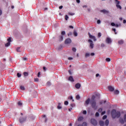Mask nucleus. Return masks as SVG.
<instances>
[{
	"mask_svg": "<svg viewBox=\"0 0 126 126\" xmlns=\"http://www.w3.org/2000/svg\"><path fill=\"white\" fill-rule=\"evenodd\" d=\"M18 106H22V102H21V101H19L18 102Z\"/></svg>",
	"mask_w": 126,
	"mask_h": 126,
	"instance_id": "31",
	"label": "nucleus"
},
{
	"mask_svg": "<svg viewBox=\"0 0 126 126\" xmlns=\"http://www.w3.org/2000/svg\"><path fill=\"white\" fill-rule=\"evenodd\" d=\"M105 125L106 126H109V120H106L105 122Z\"/></svg>",
	"mask_w": 126,
	"mask_h": 126,
	"instance_id": "19",
	"label": "nucleus"
},
{
	"mask_svg": "<svg viewBox=\"0 0 126 126\" xmlns=\"http://www.w3.org/2000/svg\"><path fill=\"white\" fill-rule=\"evenodd\" d=\"M69 27V28H71V29H73V26H70Z\"/></svg>",
	"mask_w": 126,
	"mask_h": 126,
	"instance_id": "62",
	"label": "nucleus"
},
{
	"mask_svg": "<svg viewBox=\"0 0 126 126\" xmlns=\"http://www.w3.org/2000/svg\"><path fill=\"white\" fill-rule=\"evenodd\" d=\"M69 15H74V13H68Z\"/></svg>",
	"mask_w": 126,
	"mask_h": 126,
	"instance_id": "54",
	"label": "nucleus"
},
{
	"mask_svg": "<svg viewBox=\"0 0 126 126\" xmlns=\"http://www.w3.org/2000/svg\"><path fill=\"white\" fill-rule=\"evenodd\" d=\"M95 98H96V96H95V95H93L92 96V100H91V101H95Z\"/></svg>",
	"mask_w": 126,
	"mask_h": 126,
	"instance_id": "22",
	"label": "nucleus"
},
{
	"mask_svg": "<svg viewBox=\"0 0 126 126\" xmlns=\"http://www.w3.org/2000/svg\"><path fill=\"white\" fill-rule=\"evenodd\" d=\"M101 47H105V44L102 43V44H101Z\"/></svg>",
	"mask_w": 126,
	"mask_h": 126,
	"instance_id": "55",
	"label": "nucleus"
},
{
	"mask_svg": "<svg viewBox=\"0 0 126 126\" xmlns=\"http://www.w3.org/2000/svg\"><path fill=\"white\" fill-rule=\"evenodd\" d=\"M91 104L93 109H94V110H96V109H97L96 100H91Z\"/></svg>",
	"mask_w": 126,
	"mask_h": 126,
	"instance_id": "2",
	"label": "nucleus"
},
{
	"mask_svg": "<svg viewBox=\"0 0 126 126\" xmlns=\"http://www.w3.org/2000/svg\"><path fill=\"white\" fill-rule=\"evenodd\" d=\"M111 116L113 119H116L117 118V119H119L120 117H121V112L116 111V110L113 109L111 111Z\"/></svg>",
	"mask_w": 126,
	"mask_h": 126,
	"instance_id": "1",
	"label": "nucleus"
},
{
	"mask_svg": "<svg viewBox=\"0 0 126 126\" xmlns=\"http://www.w3.org/2000/svg\"><path fill=\"white\" fill-rule=\"evenodd\" d=\"M76 98L77 99V100H79V99H80V96H79V95H77L76 96Z\"/></svg>",
	"mask_w": 126,
	"mask_h": 126,
	"instance_id": "30",
	"label": "nucleus"
},
{
	"mask_svg": "<svg viewBox=\"0 0 126 126\" xmlns=\"http://www.w3.org/2000/svg\"><path fill=\"white\" fill-rule=\"evenodd\" d=\"M47 86H50L51 85V82H47Z\"/></svg>",
	"mask_w": 126,
	"mask_h": 126,
	"instance_id": "41",
	"label": "nucleus"
},
{
	"mask_svg": "<svg viewBox=\"0 0 126 126\" xmlns=\"http://www.w3.org/2000/svg\"><path fill=\"white\" fill-rule=\"evenodd\" d=\"M101 36H102V35L101 34V32H99L98 33V37L100 38V37H101Z\"/></svg>",
	"mask_w": 126,
	"mask_h": 126,
	"instance_id": "43",
	"label": "nucleus"
},
{
	"mask_svg": "<svg viewBox=\"0 0 126 126\" xmlns=\"http://www.w3.org/2000/svg\"><path fill=\"white\" fill-rule=\"evenodd\" d=\"M91 56H95V53H92L91 54Z\"/></svg>",
	"mask_w": 126,
	"mask_h": 126,
	"instance_id": "58",
	"label": "nucleus"
},
{
	"mask_svg": "<svg viewBox=\"0 0 126 126\" xmlns=\"http://www.w3.org/2000/svg\"><path fill=\"white\" fill-rule=\"evenodd\" d=\"M123 23H126V20H123Z\"/></svg>",
	"mask_w": 126,
	"mask_h": 126,
	"instance_id": "64",
	"label": "nucleus"
},
{
	"mask_svg": "<svg viewBox=\"0 0 126 126\" xmlns=\"http://www.w3.org/2000/svg\"><path fill=\"white\" fill-rule=\"evenodd\" d=\"M106 102H107L106 100H102L100 102V104H103V103H104V104H105V103H106Z\"/></svg>",
	"mask_w": 126,
	"mask_h": 126,
	"instance_id": "29",
	"label": "nucleus"
},
{
	"mask_svg": "<svg viewBox=\"0 0 126 126\" xmlns=\"http://www.w3.org/2000/svg\"><path fill=\"white\" fill-rule=\"evenodd\" d=\"M91 123L93 126H97V121L94 119H92L91 120Z\"/></svg>",
	"mask_w": 126,
	"mask_h": 126,
	"instance_id": "6",
	"label": "nucleus"
},
{
	"mask_svg": "<svg viewBox=\"0 0 126 126\" xmlns=\"http://www.w3.org/2000/svg\"><path fill=\"white\" fill-rule=\"evenodd\" d=\"M58 109H62V106H61V103H58V106H57Z\"/></svg>",
	"mask_w": 126,
	"mask_h": 126,
	"instance_id": "23",
	"label": "nucleus"
},
{
	"mask_svg": "<svg viewBox=\"0 0 126 126\" xmlns=\"http://www.w3.org/2000/svg\"><path fill=\"white\" fill-rule=\"evenodd\" d=\"M17 76L18 77H21V74H20V73H17Z\"/></svg>",
	"mask_w": 126,
	"mask_h": 126,
	"instance_id": "32",
	"label": "nucleus"
},
{
	"mask_svg": "<svg viewBox=\"0 0 126 126\" xmlns=\"http://www.w3.org/2000/svg\"><path fill=\"white\" fill-rule=\"evenodd\" d=\"M83 117H81V116L79 117L78 119V121L79 122H80V121H83Z\"/></svg>",
	"mask_w": 126,
	"mask_h": 126,
	"instance_id": "21",
	"label": "nucleus"
},
{
	"mask_svg": "<svg viewBox=\"0 0 126 126\" xmlns=\"http://www.w3.org/2000/svg\"><path fill=\"white\" fill-rule=\"evenodd\" d=\"M23 61H27L28 59L26 57H23Z\"/></svg>",
	"mask_w": 126,
	"mask_h": 126,
	"instance_id": "49",
	"label": "nucleus"
},
{
	"mask_svg": "<svg viewBox=\"0 0 126 126\" xmlns=\"http://www.w3.org/2000/svg\"><path fill=\"white\" fill-rule=\"evenodd\" d=\"M81 85L79 83H77L75 85V87L77 89H79L80 88Z\"/></svg>",
	"mask_w": 126,
	"mask_h": 126,
	"instance_id": "11",
	"label": "nucleus"
},
{
	"mask_svg": "<svg viewBox=\"0 0 126 126\" xmlns=\"http://www.w3.org/2000/svg\"><path fill=\"white\" fill-rule=\"evenodd\" d=\"M114 94H115L116 95H118V94H119V93H120V91H119L118 90H115L114 92Z\"/></svg>",
	"mask_w": 126,
	"mask_h": 126,
	"instance_id": "20",
	"label": "nucleus"
},
{
	"mask_svg": "<svg viewBox=\"0 0 126 126\" xmlns=\"http://www.w3.org/2000/svg\"><path fill=\"white\" fill-rule=\"evenodd\" d=\"M43 70H44V71H46V67L43 66Z\"/></svg>",
	"mask_w": 126,
	"mask_h": 126,
	"instance_id": "63",
	"label": "nucleus"
},
{
	"mask_svg": "<svg viewBox=\"0 0 126 126\" xmlns=\"http://www.w3.org/2000/svg\"><path fill=\"white\" fill-rule=\"evenodd\" d=\"M102 111H103V109L102 108H99L98 110V112H99V113H101Z\"/></svg>",
	"mask_w": 126,
	"mask_h": 126,
	"instance_id": "37",
	"label": "nucleus"
},
{
	"mask_svg": "<svg viewBox=\"0 0 126 126\" xmlns=\"http://www.w3.org/2000/svg\"><path fill=\"white\" fill-rule=\"evenodd\" d=\"M88 35H89V38H90V39H93V40H94V42H95V41H97V39H96V37L94 36H93V35H91L90 32L88 33Z\"/></svg>",
	"mask_w": 126,
	"mask_h": 126,
	"instance_id": "7",
	"label": "nucleus"
},
{
	"mask_svg": "<svg viewBox=\"0 0 126 126\" xmlns=\"http://www.w3.org/2000/svg\"><path fill=\"white\" fill-rule=\"evenodd\" d=\"M70 35H72V33L71 32H69V33H68V36H69Z\"/></svg>",
	"mask_w": 126,
	"mask_h": 126,
	"instance_id": "59",
	"label": "nucleus"
},
{
	"mask_svg": "<svg viewBox=\"0 0 126 126\" xmlns=\"http://www.w3.org/2000/svg\"><path fill=\"white\" fill-rule=\"evenodd\" d=\"M105 60L106 62H111V59L109 58H106Z\"/></svg>",
	"mask_w": 126,
	"mask_h": 126,
	"instance_id": "35",
	"label": "nucleus"
},
{
	"mask_svg": "<svg viewBox=\"0 0 126 126\" xmlns=\"http://www.w3.org/2000/svg\"><path fill=\"white\" fill-rule=\"evenodd\" d=\"M95 117H99V112H96Z\"/></svg>",
	"mask_w": 126,
	"mask_h": 126,
	"instance_id": "45",
	"label": "nucleus"
},
{
	"mask_svg": "<svg viewBox=\"0 0 126 126\" xmlns=\"http://www.w3.org/2000/svg\"><path fill=\"white\" fill-rule=\"evenodd\" d=\"M68 18H69L68 16H67V15H66L65 16V20H68Z\"/></svg>",
	"mask_w": 126,
	"mask_h": 126,
	"instance_id": "34",
	"label": "nucleus"
},
{
	"mask_svg": "<svg viewBox=\"0 0 126 126\" xmlns=\"http://www.w3.org/2000/svg\"><path fill=\"white\" fill-rule=\"evenodd\" d=\"M116 6L117 8H119V9H122V6L120 5V1L118 0H115Z\"/></svg>",
	"mask_w": 126,
	"mask_h": 126,
	"instance_id": "3",
	"label": "nucleus"
},
{
	"mask_svg": "<svg viewBox=\"0 0 126 126\" xmlns=\"http://www.w3.org/2000/svg\"><path fill=\"white\" fill-rule=\"evenodd\" d=\"M68 80H69V81H71V82H74V79H73V77L71 76L69 77Z\"/></svg>",
	"mask_w": 126,
	"mask_h": 126,
	"instance_id": "12",
	"label": "nucleus"
},
{
	"mask_svg": "<svg viewBox=\"0 0 126 126\" xmlns=\"http://www.w3.org/2000/svg\"><path fill=\"white\" fill-rule=\"evenodd\" d=\"M124 121L126 122V114L124 115Z\"/></svg>",
	"mask_w": 126,
	"mask_h": 126,
	"instance_id": "51",
	"label": "nucleus"
},
{
	"mask_svg": "<svg viewBox=\"0 0 126 126\" xmlns=\"http://www.w3.org/2000/svg\"><path fill=\"white\" fill-rule=\"evenodd\" d=\"M71 43V39L70 38H67L65 40V44H70Z\"/></svg>",
	"mask_w": 126,
	"mask_h": 126,
	"instance_id": "8",
	"label": "nucleus"
},
{
	"mask_svg": "<svg viewBox=\"0 0 126 126\" xmlns=\"http://www.w3.org/2000/svg\"><path fill=\"white\" fill-rule=\"evenodd\" d=\"M19 50H20V47H18L16 49L17 52H18V53H20Z\"/></svg>",
	"mask_w": 126,
	"mask_h": 126,
	"instance_id": "38",
	"label": "nucleus"
},
{
	"mask_svg": "<svg viewBox=\"0 0 126 126\" xmlns=\"http://www.w3.org/2000/svg\"><path fill=\"white\" fill-rule=\"evenodd\" d=\"M20 88L21 90H25V88L23 86H21Z\"/></svg>",
	"mask_w": 126,
	"mask_h": 126,
	"instance_id": "24",
	"label": "nucleus"
},
{
	"mask_svg": "<svg viewBox=\"0 0 126 126\" xmlns=\"http://www.w3.org/2000/svg\"><path fill=\"white\" fill-rule=\"evenodd\" d=\"M64 105H68V101H65V102H64Z\"/></svg>",
	"mask_w": 126,
	"mask_h": 126,
	"instance_id": "48",
	"label": "nucleus"
},
{
	"mask_svg": "<svg viewBox=\"0 0 126 126\" xmlns=\"http://www.w3.org/2000/svg\"><path fill=\"white\" fill-rule=\"evenodd\" d=\"M27 119V118L26 117H20L19 118V122L20 123V124H23V123H24V122H26V119Z\"/></svg>",
	"mask_w": 126,
	"mask_h": 126,
	"instance_id": "4",
	"label": "nucleus"
},
{
	"mask_svg": "<svg viewBox=\"0 0 126 126\" xmlns=\"http://www.w3.org/2000/svg\"><path fill=\"white\" fill-rule=\"evenodd\" d=\"M89 57H90V54H89V53H86V54H85V58H88Z\"/></svg>",
	"mask_w": 126,
	"mask_h": 126,
	"instance_id": "25",
	"label": "nucleus"
},
{
	"mask_svg": "<svg viewBox=\"0 0 126 126\" xmlns=\"http://www.w3.org/2000/svg\"><path fill=\"white\" fill-rule=\"evenodd\" d=\"M118 44H119V45H123V44H124V40H121L118 41Z\"/></svg>",
	"mask_w": 126,
	"mask_h": 126,
	"instance_id": "15",
	"label": "nucleus"
},
{
	"mask_svg": "<svg viewBox=\"0 0 126 126\" xmlns=\"http://www.w3.org/2000/svg\"><path fill=\"white\" fill-rule=\"evenodd\" d=\"M99 125L100 126H104L105 125V123H104L103 121H99Z\"/></svg>",
	"mask_w": 126,
	"mask_h": 126,
	"instance_id": "13",
	"label": "nucleus"
},
{
	"mask_svg": "<svg viewBox=\"0 0 126 126\" xmlns=\"http://www.w3.org/2000/svg\"><path fill=\"white\" fill-rule=\"evenodd\" d=\"M105 114H106V111H103L101 112V115H105Z\"/></svg>",
	"mask_w": 126,
	"mask_h": 126,
	"instance_id": "57",
	"label": "nucleus"
},
{
	"mask_svg": "<svg viewBox=\"0 0 126 126\" xmlns=\"http://www.w3.org/2000/svg\"><path fill=\"white\" fill-rule=\"evenodd\" d=\"M40 75H41V73L40 72H39L37 73V77H40Z\"/></svg>",
	"mask_w": 126,
	"mask_h": 126,
	"instance_id": "53",
	"label": "nucleus"
},
{
	"mask_svg": "<svg viewBox=\"0 0 126 126\" xmlns=\"http://www.w3.org/2000/svg\"><path fill=\"white\" fill-rule=\"evenodd\" d=\"M10 45V42H7L5 44V47H8V46Z\"/></svg>",
	"mask_w": 126,
	"mask_h": 126,
	"instance_id": "27",
	"label": "nucleus"
},
{
	"mask_svg": "<svg viewBox=\"0 0 126 126\" xmlns=\"http://www.w3.org/2000/svg\"><path fill=\"white\" fill-rule=\"evenodd\" d=\"M106 42L107 44H111V43H112V40H111V38L107 37L106 38Z\"/></svg>",
	"mask_w": 126,
	"mask_h": 126,
	"instance_id": "9",
	"label": "nucleus"
},
{
	"mask_svg": "<svg viewBox=\"0 0 126 126\" xmlns=\"http://www.w3.org/2000/svg\"><path fill=\"white\" fill-rule=\"evenodd\" d=\"M68 60H69V61H70V60H73V59H72V58H71V57H69V58H68Z\"/></svg>",
	"mask_w": 126,
	"mask_h": 126,
	"instance_id": "60",
	"label": "nucleus"
},
{
	"mask_svg": "<svg viewBox=\"0 0 126 126\" xmlns=\"http://www.w3.org/2000/svg\"><path fill=\"white\" fill-rule=\"evenodd\" d=\"M85 103H86V105H88V104H89V103H90V98H88L86 100Z\"/></svg>",
	"mask_w": 126,
	"mask_h": 126,
	"instance_id": "14",
	"label": "nucleus"
},
{
	"mask_svg": "<svg viewBox=\"0 0 126 126\" xmlns=\"http://www.w3.org/2000/svg\"><path fill=\"white\" fill-rule=\"evenodd\" d=\"M106 119H107V115H104V116L102 117V119H103V120H106Z\"/></svg>",
	"mask_w": 126,
	"mask_h": 126,
	"instance_id": "39",
	"label": "nucleus"
},
{
	"mask_svg": "<svg viewBox=\"0 0 126 126\" xmlns=\"http://www.w3.org/2000/svg\"><path fill=\"white\" fill-rule=\"evenodd\" d=\"M34 81L35 82H38V81H39V78H35L34 79Z\"/></svg>",
	"mask_w": 126,
	"mask_h": 126,
	"instance_id": "26",
	"label": "nucleus"
},
{
	"mask_svg": "<svg viewBox=\"0 0 126 126\" xmlns=\"http://www.w3.org/2000/svg\"><path fill=\"white\" fill-rule=\"evenodd\" d=\"M62 35H65V32L63 31L61 32Z\"/></svg>",
	"mask_w": 126,
	"mask_h": 126,
	"instance_id": "44",
	"label": "nucleus"
},
{
	"mask_svg": "<svg viewBox=\"0 0 126 126\" xmlns=\"http://www.w3.org/2000/svg\"><path fill=\"white\" fill-rule=\"evenodd\" d=\"M24 75L25 76H28V73L26 72H24Z\"/></svg>",
	"mask_w": 126,
	"mask_h": 126,
	"instance_id": "33",
	"label": "nucleus"
},
{
	"mask_svg": "<svg viewBox=\"0 0 126 126\" xmlns=\"http://www.w3.org/2000/svg\"><path fill=\"white\" fill-rule=\"evenodd\" d=\"M73 35L75 36V37L77 36V35H78V33H77V32L74 31L73 32Z\"/></svg>",
	"mask_w": 126,
	"mask_h": 126,
	"instance_id": "18",
	"label": "nucleus"
},
{
	"mask_svg": "<svg viewBox=\"0 0 126 126\" xmlns=\"http://www.w3.org/2000/svg\"><path fill=\"white\" fill-rule=\"evenodd\" d=\"M63 36H60V41H63Z\"/></svg>",
	"mask_w": 126,
	"mask_h": 126,
	"instance_id": "47",
	"label": "nucleus"
},
{
	"mask_svg": "<svg viewBox=\"0 0 126 126\" xmlns=\"http://www.w3.org/2000/svg\"><path fill=\"white\" fill-rule=\"evenodd\" d=\"M120 122L121 123V124H125V120H124V119L123 118H120Z\"/></svg>",
	"mask_w": 126,
	"mask_h": 126,
	"instance_id": "16",
	"label": "nucleus"
},
{
	"mask_svg": "<svg viewBox=\"0 0 126 126\" xmlns=\"http://www.w3.org/2000/svg\"><path fill=\"white\" fill-rule=\"evenodd\" d=\"M89 43H90V49H93L94 48V43H93V41L91 39L88 40Z\"/></svg>",
	"mask_w": 126,
	"mask_h": 126,
	"instance_id": "5",
	"label": "nucleus"
},
{
	"mask_svg": "<svg viewBox=\"0 0 126 126\" xmlns=\"http://www.w3.org/2000/svg\"><path fill=\"white\" fill-rule=\"evenodd\" d=\"M68 99H70V100H72V96H69L68 97Z\"/></svg>",
	"mask_w": 126,
	"mask_h": 126,
	"instance_id": "56",
	"label": "nucleus"
},
{
	"mask_svg": "<svg viewBox=\"0 0 126 126\" xmlns=\"http://www.w3.org/2000/svg\"><path fill=\"white\" fill-rule=\"evenodd\" d=\"M82 126H87V123H86V122L83 123V124H82Z\"/></svg>",
	"mask_w": 126,
	"mask_h": 126,
	"instance_id": "28",
	"label": "nucleus"
},
{
	"mask_svg": "<svg viewBox=\"0 0 126 126\" xmlns=\"http://www.w3.org/2000/svg\"><path fill=\"white\" fill-rule=\"evenodd\" d=\"M112 31H114L115 34H117V32H116V29H112Z\"/></svg>",
	"mask_w": 126,
	"mask_h": 126,
	"instance_id": "46",
	"label": "nucleus"
},
{
	"mask_svg": "<svg viewBox=\"0 0 126 126\" xmlns=\"http://www.w3.org/2000/svg\"><path fill=\"white\" fill-rule=\"evenodd\" d=\"M101 12H103V13H109V11H108L105 9L101 10Z\"/></svg>",
	"mask_w": 126,
	"mask_h": 126,
	"instance_id": "17",
	"label": "nucleus"
},
{
	"mask_svg": "<svg viewBox=\"0 0 126 126\" xmlns=\"http://www.w3.org/2000/svg\"><path fill=\"white\" fill-rule=\"evenodd\" d=\"M111 26H115V25H116V24H115V23H111Z\"/></svg>",
	"mask_w": 126,
	"mask_h": 126,
	"instance_id": "52",
	"label": "nucleus"
},
{
	"mask_svg": "<svg viewBox=\"0 0 126 126\" xmlns=\"http://www.w3.org/2000/svg\"><path fill=\"white\" fill-rule=\"evenodd\" d=\"M97 24H100V23H101V21L100 20H98L97 21Z\"/></svg>",
	"mask_w": 126,
	"mask_h": 126,
	"instance_id": "50",
	"label": "nucleus"
},
{
	"mask_svg": "<svg viewBox=\"0 0 126 126\" xmlns=\"http://www.w3.org/2000/svg\"><path fill=\"white\" fill-rule=\"evenodd\" d=\"M83 115H86V114H87V112L86 111V110H84L83 112Z\"/></svg>",
	"mask_w": 126,
	"mask_h": 126,
	"instance_id": "42",
	"label": "nucleus"
},
{
	"mask_svg": "<svg viewBox=\"0 0 126 126\" xmlns=\"http://www.w3.org/2000/svg\"><path fill=\"white\" fill-rule=\"evenodd\" d=\"M108 90H109V91L113 92V91L115 90V89L113 87L110 86H108Z\"/></svg>",
	"mask_w": 126,
	"mask_h": 126,
	"instance_id": "10",
	"label": "nucleus"
},
{
	"mask_svg": "<svg viewBox=\"0 0 126 126\" xmlns=\"http://www.w3.org/2000/svg\"><path fill=\"white\" fill-rule=\"evenodd\" d=\"M8 42L10 43L11 42V38L9 37L7 39Z\"/></svg>",
	"mask_w": 126,
	"mask_h": 126,
	"instance_id": "36",
	"label": "nucleus"
},
{
	"mask_svg": "<svg viewBox=\"0 0 126 126\" xmlns=\"http://www.w3.org/2000/svg\"><path fill=\"white\" fill-rule=\"evenodd\" d=\"M63 6H60L59 7V9H62L63 8Z\"/></svg>",
	"mask_w": 126,
	"mask_h": 126,
	"instance_id": "61",
	"label": "nucleus"
},
{
	"mask_svg": "<svg viewBox=\"0 0 126 126\" xmlns=\"http://www.w3.org/2000/svg\"><path fill=\"white\" fill-rule=\"evenodd\" d=\"M72 51L73 52H74L75 53V52H76V48H75V47H73L72 48Z\"/></svg>",
	"mask_w": 126,
	"mask_h": 126,
	"instance_id": "40",
	"label": "nucleus"
}]
</instances>
